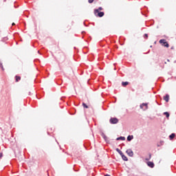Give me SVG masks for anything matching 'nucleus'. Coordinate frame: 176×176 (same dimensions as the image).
<instances>
[{"label":"nucleus","mask_w":176,"mask_h":176,"mask_svg":"<svg viewBox=\"0 0 176 176\" xmlns=\"http://www.w3.org/2000/svg\"><path fill=\"white\" fill-rule=\"evenodd\" d=\"M160 45H162V46H164V47H169V45L168 43H167V41H166V39H161L160 40Z\"/></svg>","instance_id":"nucleus-1"},{"label":"nucleus","mask_w":176,"mask_h":176,"mask_svg":"<svg viewBox=\"0 0 176 176\" xmlns=\"http://www.w3.org/2000/svg\"><path fill=\"white\" fill-rule=\"evenodd\" d=\"M109 122L111 124H116V123H118L119 122V120L116 118H111L110 120H109Z\"/></svg>","instance_id":"nucleus-2"},{"label":"nucleus","mask_w":176,"mask_h":176,"mask_svg":"<svg viewBox=\"0 0 176 176\" xmlns=\"http://www.w3.org/2000/svg\"><path fill=\"white\" fill-rule=\"evenodd\" d=\"M126 153L127 155H129V156H133L134 153L133 152V151L131 149H128L126 150Z\"/></svg>","instance_id":"nucleus-3"},{"label":"nucleus","mask_w":176,"mask_h":176,"mask_svg":"<svg viewBox=\"0 0 176 176\" xmlns=\"http://www.w3.org/2000/svg\"><path fill=\"white\" fill-rule=\"evenodd\" d=\"M164 100L166 101V102H168L170 100V95L166 94L165 96H164Z\"/></svg>","instance_id":"nucleus-4"},{"label":"nucleus","mask_w":176,"mask_h":176,"mask_svg":"<svg viewBox=\"0 0 176 176\" xmlns=\"http://www.w3.org/2000/svg\"><path fill=\"white\" fill-rule=\"evenodd\" d=\"M147 165L148 167H151V168H153V167H155V164L152 162H148Z\"/></svg>","instance_id":"nucleus-5"},{"label":"nucleus","mask_w":176,"mask_h":176,"mask_svg":"<svg viewBox=\"0 0 176 176\" xmlns=\"http://www.w3.org/2000/svg\"><path fill=\"white\" fill-rule=\"evenodd\" d=\"M144 107H145V109H148V104L142 103V104H140L141 109H144Z\"/></svg>","instance_id":"nucleus-6"},{"label":"nucleus","mask_w":176,"mask_h":176,"mask_svg":"<svg viewBox=\"0 0 176 176\" xmlns=\"http://www.w3.org/2000/svg\"><path fill=\"white\" fill-rule=\"evenodd\" d=\"M104 12H100L98 11V12H97L96 16H98V17H102L104 16Z\"/></svg>","instance_id":"nucleus-7"},{"label":"nucleus","mask_w":176,"mask_h":176,"mask_svg":"<svg viewBox=\"0 0 176 176\" xmlns=\"http://www.w3.org/2000/svg\"><path fill=\"white\" fill-rule=\"evenodd\" d=\"M100 10H102V8L100 7L98 9H96L94 10V14L97 15V13H98V12H100Z\"/></svg>","instance_id":"nucleus-8"},{"label":"nucleus","mask_w":176,"mask_h":176,"mask_svg":"<svg viewBox=\"0 0 176 176\" xmlns=\"http://www.w3.org/2000/svg\"><path fill=\"white\" fill-rule=\"evenodd\" d=\"M15 80H16V82H19V80H21V77H20L19 76H16Z\"/></svg>","instance_id":"nucleus-9"},{"label":"nucleus","mask_w":176,"mask_h":176,"mask_svg":"<svg viewBox=\"0 0 176 176\" xmlns=\"http://www.w3.org/2000/svg\"><path fill=\"white\" fill-rule=\"evenodd\" d=\"M117 141H119V140H122V141H124V140H126V138H124V137H120V138H118L117 139Z\"/></svg>","instance_id":"nucleus-10"},{"label":"nucleus","mask_w":176,"mask_h":176,"mask_svg":"<svg viewBox=\"0 0 176 176\" xmlns=\"http://www.w3.org/2000/svg\"><path fill=\"white\" fill-rule=\"evenodd\" d=\"M127 85H129V82H122V86H123L124 87H126V86H127Z\"/></svg>","instance_id":"nucleus-11"},{"label":"nucleus","mask_w":176,"mask_h":176,"mask_svg":"<svg viewBox=\"0 0 176 176\" xmlns=\"http://www.w3.org/2000/svg\"><path fill=\"white\" fill-rule=\"evenodd\" d=\"M123 160H124L125 162H127L128 159H127V157H126V155H124L123 153L122 155H121Z\"/></svg>","instance_id":"nucleus-12"},{"label":"nucleus","mask_w":176,"mask_h":176,"mask_svg":"<svg viewBox=\"0 0 176 176\" xmlns=\"http://www.w3.org/2000/svg\"><path fill=\"white\" fill-rule=\"evenodd\" d=\"M175 137V133H172L170 135L169 138L170 140H173Z\"/></svg>","instance_id":"nucleus-13"},{"label":"nucleus","mask_w":176,"mask_h":176,"mask_svg":"<svg viewBox=\"0 0 176 176\" xmlns=\"http://www.w3.org/2000/svg\"><path fill=\"white\" fill-rule=\"evenodd\" d=\"M133 138V136L129 135V136L127 137V141H131Z\"/></svg>","instance_id":"nucleus-14"},{"label":"nucleus","mask_w":176,"mask_h":176,"mask_svg":"<svg viewBox=\"0 0 176 176\" xmlns=\"http://www.w3.org/2000/svg\"><path fill=\"white\" fill-rule=\"evenodd\" d=\"M164 115H165V116H166V118H170V113H168V112H164Z\"/></svg>","instance_id":"nucleus-15"},{"label":"nucleus","mask_w":176,"mask_h":176,"mask_svg":"<svg viewBox=\"0 0 176 176\" xmlns=\"http://www.w3.org/2000/svg\"><path fill=\"white\" fill-rule=\"evenodd\" d=\"M82 107L86 109L89 108V106L87 105L85 102L82 103Z\"/></svg>","instance_id":"nucleus-16"},{"label":"nucleus","mask_w":176,"mask_h":176,"mask_svg":"<svg viewBox=\"0 0 176 176\" xmlns=\"http://www.w3.org/2000/svg\"><path fill=\"white\" fill-rule=\"evenodd\" d=\"M116 151H117V152H118V153H120V155H122L123 154L122 151H120L119 148H117Z\"/></svg>","instance_id":"nucleus-17"},{"label":"nucleus","mask_w":176,"mask_h":176,"mask_svg":"<svg viewBox=\"0 0 176 176\" xmlns=\"http://www.w3.org/2000/svg\"><path fill=\"white\" fill-rule=\"evenodd\" d=\"M152 157V155L149 154V157L148 158H146V160H151V158Z\"/></svg>","instance_id":"nucleus-18"},{"label":"nucleus","mask_w":176,"mask_h":176,"mask_svg":"<svg viewBox=\"0 0 176 176\" xmlns=\"http://www.w3.org/2000/svg\"><path fill=\"white\" fill-rule=\"evenodd\" d=\"M0 67L2 68V70L4 71L3 66L2 65V63L0 62Z\"/></svg>","instance_id":"nucleus-19"},{"label":"nucleus","mask_w":176,"mask_h":176,"mask_svg":"<svg viewBox=\"0 0 176 176\" xmlns=\"http://www.w3.org/2000/svg\"><path fill=\"white\" fill-rule=\"evenodd\" d=\"M89 3H93L94 2V0H88Z\"/></svg>","instance_id":"nucleus-20"},{"label":"nucleus","mask_w":176,"mask_h":176,"mask_svg":"<svg viewBox=\"0 0 176 176\" xmlns=\"http://www.w3.org/2000/svg\"><path fill=\"white\" fill-rule=\"evenodd\" d=\"M3 157V153H0V159H2Z\"/></svg>","instance_id":"nucleus-21"},{"label":"nucleus","mask_w":176,"mask_h":176,"mask_svg":"<svg viewBox=\"0 0 176 176\" xmlns=\"http://www.w3.org/2000/svg\"><path fill=\"white\" fill-rule=\"evenodd\" d=\"M144 36H145V38H148V34H144Z\"/></svg>","instance_id":"nucleus-22"},{"label":"nucleus","mask_w":176,"mask_h":176,"mask_svg":"<svg viewBox=\"0 0 176 176\" xmlns=\"http://www.w3.org/2000/svg\"><path fill=\"white\" fill-rule=\"evenodd\" d=\"M12 25H16V24L14 23H12Z\"/></svg>","instance_id":"nucleus-23"},{"label":"nucleus","mask_w":176,"mask_h":176,"mask_svg":"<svg viewBox=\"0 0 176 176\" xmlns=\"http://www.w3.org/2000/svg\"><path fill=\"white\" fill-rule=\"evenodd\" d=\"M167 61H170V60L168 59Z\"/></svg>","instance_id":"nucleus-24"}]
</instances>
